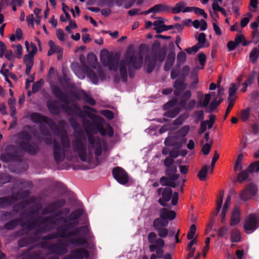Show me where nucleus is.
<instances>
[{
    "instance_id": "a878e982",
    "label": "nucleus",
    "mask_w": 259,
    "mask_h": 259,
    "mask_svg": "<svg viewBox=\"0 0 259 259\" xmlns=\"http://www.w3.org/2000/svg\"><path fill=\"white\" fill-rule=\"evenodd\" d=\"M177 167L176 165L166 167L165 174L171 180H177L179 179L180 175L177 174Z\"/></svg>"
},
{
    "instance_id": "412c9836",
    "label": "nucleus",
    "mask_w": 259,
    "mask_h": 259,
    "mask_svg": "<svg viewBox=\"0 0 259 259\" xmlns=\"http://www.w3.org/2000/svg\"><path fill=\"white\" fill-rule=\"evenodd\" d=\"M16 148L14 146H9L6 148V154H2L1 159L5 162L10 161L13 158L16 157Z\"/></svg>"
},
{
    "instance_id": "aec40b11",
    "label": "nucleus",
    "mask_w": 259,
    "mask_h": 259,
    "mask_svg": "<svg viewBox=\"0 0 259 259\" xmlns=\"http://www.w3.org/2000/svg\"><path fill=\"white\" fill-rule=\"evenodd\" d=\"M72 109V113L71 114H69L70 115L73 114L74 113V110H75V112L77 113L78 116L83 119H86L85 117V114H87L89 117L91 118L92 114L90 113V111H92L94 112H96V109L91 108L89 106L85 105L83 107V110L80 109L77 105H74L73 107H71Z\"/></svg>"
},
{
    "instance_id": "680f3d73",
    "label": "nucleus",
    "mask_w": 259,
    "mask_h": 259,
    "mask_svg": "<svg viewBox=\"0 0 259 259\" xmlns=\"http://www.w3.org/2000/svg\"><path fill=\"white\" fill-rule=\"evenodd\" d=\"M175 160L174 159L169 157H167L164 160L163 163L164 166L166 167H170L174 165H175L174 164Z\"/></svg>"
},
{
    "instance_id": "0e129e2a",
    "label": "nucleus",
    "mask_w": 259,
    "mask_h": 259,
    "mask_svg": "<svg viewBox=\"0 0 259 259\" xmlns=\"http://www.w3.org/2000/svg\"><path fill=\"white\" fill-rule=\"evenodd\" d=\"M215 115L212 114L210 116L209 120H204V121H205L206 126H207V125H208V128H211L212 127L215 121Z\"/></svg>"
},
{
    "instance_id": "5701e85b",
    "label": "nucleus",
    "mask_w": 259,
    "mask_h": 259,
    "mask_svg": "<svg viewBox=\"0 0 259 259\" xmlns=\"http://www.w3.org/2000/svg\"><path fill=\"white\" fill-rule=\"evenodd\" d=\"M58 101L52 100L47 102L46 105L50 113L54 115H57L60 113L61 110L58 105Z\"/></svg>"
},
{
    "instance_id": "f03ea898",
    "label": "nucleus",
    "mask_w": 259,
    "mask_h": 259,
    "mask_svg": "<svg viewBox=\"0 0 259 259\" xmlns=\"http://www.w3.org/2000/svg\"><path fill=\"white\" fill-rule=\"evenodd\" d=\"M82 122L89 144L82 131L74 132L72 141L67 132L64 131L60 135V142L55 141L54 143V157L57 163L62 162L65 158L71 160L73 153L77 154L82 161L91 163L95 158L98 160L102 153L103 143L92 134L94 123L87 119H83Z\"/></svg>"
},
{
    "instance_id": "49530a36",
    "label": "nucleus",
    "mask_w": 259,
    "mask_h": 259,
    "mask_svg": "<svg viewBox=\"0 0 259 259\" xmlns=\"http://www.w3.org/2000/svg\"><path fill=\"white\" fill-rule=\"evenodd\" d=\"M43 82V80L40 79L39 81L33 83L32 87V92L33 93L37 92L41 88Z\"/></svg>"
},
{
    "instance_id": "393cba45",
    "label": "nucleus",
    "mask_w": 259,
    "mask_h": 259,
    "mask_svg": "<svg viewBox=\"0 0 259 259\" xmlns=\"http://www.w3.org/2000/svg\"><path fill=\"white\" fill-rule=\"evenodd\" d=\"M160 217L165 220H173L176 216L175 212L173 210H168L165 208H162L159 210Z\"/></svg>"
},
{
    "instance_id": "473e14b6",
    "label": "nucleus",
    "mask_w": 259,
    "mask_h": 259,
    "mask_svg": "<svg viewBox=\"0 0 259 259\" xmlns=\"http://www.w3.org/2000/svg\"><path fill=\"white\" fill-rule=\"evenodd\" d=\"M50 50L48 52V56H50L55 53H57L59 50H60L61 47L56 45L53 40H50L48 42Z\"/></svg>"
},
{
    "instance_id": "7ed1b4c3",
    "label": "nucleus",
    "mask_w": 259,
    "mask_h": 259,
    "mask_svg": "<svg viewBox=\"0 0 259 259\" xmlns=\"http://www.w3.org/2000/svg\"><path fill=\"white\" fill-rule=\"evenodd\" d=\"M192 92L190 90H186L182 95L181 99L178 102L179 107H176L168 110L164 114V116L174 118L180 112L181 110L184 109L187 111L192 110L196 106V101L191 99Z\"/></svg>"
},
{
    "instance_id": "6ab92c4d",
    "label": "nucleus",
    "mask_w": 259,
    "mask_h": 259,
    "mask_svg": "<svg viewBox=\"0 0 259 259\" xmlns=\"http://www.w3.org/2000/svg\"><path fill=\"white\" fill-rule=\"evenodd\" d=\"M257 217L255 214H251L245 220L244 228L247 233H251L257 229Z\"/></svg>"
},
{
    "instance_id": "338daca9",
    "label": "nucleus",
    "mask_w": 259,
    "mask_h": 259,
    "mask_svg": "<svg viewBox=\"0 0 259 259\" xmlns=\"http://www.w3.org/2000/svg\"><path fill=\"white\" fill-rule=\"evenodd\" d=\"M176 140L175 137H168L165 139L164 144L166 146H172Z\"/></svg>"
},
{
    "instance_id": "e2e57ef3",
    "label": "nucleus",
    "mask_w": 259,
    "mask_h": 259,
    "mask_svg": "<svg viewBox=\"0 0 259 259\" xmlns=\"http://www.w3.org/2000/svg\"><path fill=\"white\" fill-rule=\"evenodd\" d=\"M198 42L197 44H199V46H204V44L206 41V35L204 33H200L197 38Z\"/></svg>"
},
{
    "instance_id": "052dcab7",
    "label": "nucleus",
    "mask_w": 259,
    "mask_h": 259,
    "mask_svg": "<svg viewBox=\"0 0 259 259\" xmlns=\"http://www.w3.org/2000/svg\"><path fill=\"white\" fill-rule=\"evenodd\" d=\"M211 99V95L210 94H207L205 95L204 100L203 102H201L200 106L206 107L208 106Z\"/></svg>"
},
{
    "instance_id": "4d7b16f0",
    "label": "nucleus",
    "mask_w": 259,
    "mask_h": 259,
    "mask_svg": "<svg viewBox=\"0 0 259 259\" xmlns=\"http://www.w3.org/2000/svg\"><path fill=\"white\" fill-rule=\"evenodd\" d=\"M12 212L5 211H4L0 217L2 221H7L11 219Z\"/></svg>"
},
{
    "instance_id": "e433bc0d",
    "label": "nucleus",
    "mask_w": 259,
    "mask_h": 259,
    "mask_svg": "<svg viewBox=\"0 0 259 259\" xmlns=\"http://www.w3.org/2000/svg\"><path fill=\"white\" fill-rule=\"evenodd\" d=\"M241 239V234L236 229L232 230L231 234V240L233 242H238Z\"/></svg>"
},
{
    "instance_id": "4be33fe9",
    "label": "nucleus",
    "mask_w": 259,
    "mask_h": 259,
    "mask_svg": "<svg viewBox=\"0 0 259 259\" xmlns=\"http://www.w3.org/2000/svg\"><path fill=\"white\" fill-rule=\"evenodd\" d=\"M39 130L40 132L41 135L47 136V137L45 138L44 139V141L45 143L48 145H50L52 143L54 144V141H55V140L53 142L52 137L51 136V132L49 128L46 126V125H40L39 126ZM63 132L60 133L59 135V137H60V135ZM58 142H60V139L59 138V141H58Z\"/></svg>"
},
{
    "instance_id": "864d4df0",
    "label": "nucleus",
    "mask_w": 259,
    "mask_h": 259,
    "mask_svg": "<svg viewBox=\"0 0 259 259\" xmlns=\"http://www.w3.org/2000/svg\"><path fill=\"white\" fill-rule=\"evenodd\" d=\"M190 68L189 66L185 65L184 66L181 72V75L180 78H184L185 79V78L188 76L189 72H190Z\"/></svg>"
},
{
    "instance_id": "58836bf2",
    "label": "nucleus",
    "mask_w": 259,
    "mask_h": 259,
    "mask_svg": "<svg viewBox=\"0 0 259 259\" xmlns=\"http://www.w3.org/2000/svg\"><path fill=\"white\" fill-rule=\"evenodd\" d=\"M87 62L91 67L95 68L97 62V57L96 55L93 53L89 54L87 56Z\"/></svg>"
},
{
    "instance_id": "c85d7f7f",
    "label": "nucleus",
    "mask_w": 259,
    "mask_h": 259,
    "mask_svg": "<svg viewBox=\"0 0 259 259\" xmlns=\"http://www.w3.org/2000/svg\"><path fill=\"white\" fill-rule=\"evenodd\" d=\"M239 222L240 212L238 209L236 208L232 212L230 224L231 226H233L238 224Z\"/></svg>"
},
{
    "instance_id": "2f4dec72",
    "label": "nucleus",
    "mask_w": 259,
    "mask_h": 259,
    "mask_svg": "<svg viewBox=\"0 0 259 259\" xmlns=\"http://www.w3.org/2000/svg\"><path fill=\"white\" fill-rule=\"evenodd\" d=\"M158 19L160 20L155 21L153 23V25L155 26L154 29L156 31V33H159L163 31V26L164 24V21L162 18L159 17Z\"/></svg>"
},
{
    "instance_id": "6e6d98bb",
    "label": "nucleus",
    "mask_w": 259,
    "mask_h": 259,
    "mask_svg": "<svg viewBox=\"0 0 259 259\" xmlns=\"http://www.w3.org/2000/svg\"><path fill=\"white\" fill-rule=\"evenodd\" d=\"M30 242V240L29 238L28 237H25L19 240L18 245L20 247H23L28 245Z\"/></svg>"
},
{
    "instance_id": "bb28decb",
    "label": "nucleus",
    "mask_w": 259,
    "mask_h": 259,
    "mask_svg": "<svg viewBox=\"0 0 259 259\" xmlns=\"http://www.w3.org/2000/svg\"><path fill=\"white\" fill-rule=\"evenodd\" d=\"M156 61L149 56H147L145 58V67H146L148 73H151L153 70Z\"/></svg>"
},
{
    "instance_id": "cd10ccee",
    "label": "nucleus",
    "mask_w": 259,
    "mask_h": 259,
    "mask_svg": "<svg viewBox=\"0 0 259 259\" xmlns=\"http://www.w3.org/2000/svg\"><path fill=\"white\" fill-rule=\"evenodd\" d=\"M175 60V54L174 52H171L168 55L166 59L164 69L165 71H168L170 70L173 65Z\"/></svg>"
},
{
    "instance_id": "4468645a",
    "label": "nucleus",
    "mask_w": 259,
    "mask_h": 259,
    "mask_svg": "<svg viewBox=\"0 0 259 259\" xmlns=\"http://www.w3.org/2000/svg\"><path fill=\"white\" fill-rule=\"evenodd\" d=\"M257 192V188L253 183L247 185L240 194V198L243 201H247L254 196Z\"/></svg>"
},
{
    "instance_id": "20e7f679",
    "label": "nucleus",
    "mask_w": 259,
    "mask_h": 259,
    "mask_svg": "<svg viewBox=\"0 0 259 259\" xmlns=\"http://www.w3.org/2000/svg\"><path fill=\"white\" fill-rule=\"evenodd\" d=\"M143 64L142 54L140 52L138 54H134L129 57H127L126 60H121L119 62V70L121 78L124 81L127 79V68L126 65H128V72L131 77H133L134 75L131 70V67L135 69H140L141 68Z\"/></svg>"
},
{
    "instance_id": "ddd939ff",
    "label": "nucleus",
    "mask_w": 259,
    "mask_h": 259,
    "mask_svg": "<svg viewBox=\"0 0 259 259\" xmlns=\"http://www.w3.org/2000/svg\"><path fill=\"white\" fill-rule=\"evenodd\" d=\"M166 54V47L161 48L160 43L159 41H154L152 46L151 55L156 61L163 62Z\"/></svg>"
},
{
    "instance_id": "4c0bfd02",
    "label": "nucleus",
    "mask_w": 259,
    "mask_h": 259,
    "mask_svg": "<svg viewBox=\"0 0 259 259\" xmlns=\"http://www.w3.org/2000/svg\"><path fill=\"white\" fill-rule=\"evenodd\" d=\"M177 66L180 67L183 64L186 60V54L184 52L181 51L177 55Z\"/></svg>"
},
{
    "instance_id": "b1692460",
    "label": "nucleus",
    "mask_w": 259,
    "mask_h": 259,
    "mask_svg": "<svg viewBox=\"0 0 259 259\" xmlns=\"http://www.w3.org/2000/svg\"><path fill=\"white\" fill-rule=\"evenodd\" d=\"M81 233H82L80 232L79 234V235L81 236L79 237H72L73 236L69 237V238H70L69 240L70 244L75 246H83L88 244L87 239L84 237L85 236H87L88 234L83 236L81 235ZM77 235H78V234ZM66 238L68 239V238Z\"/></svg>"
},
{
    "instance_id": "3c124183",
    "label": "nucleus",
    "mask_w": 259,
    "mask_h": 259,
    "mask_svg": "<svg viewBox=\"0 0 259 259\" xmlns=\"http://www.w3.org/2000/svg\"><path fill=\"white\" fill-rule=\"evenodd\" d=\"M192 77H194V79L190 84L189 88L191 90H194L196 88L197 84L198 82V79L197 77V74L194 71H193L192 73Z\"/></svg>"
},
{
    "instance_id": "a211bd4d",
    "label": "nucleus",
    "mask_w": 259,
    "mask_h": 259,
    "mask_svg": "<svg viewBox=\"0 0 259 259\" xmlns=\"http://www.w3.org/2000/svg\"><path fill=\"white\" fill-rule=\"evenodd\" d=\"M157 193L159 195L161 194L162 197L158 200V202L162 206H166V202H168L171 198L172 190L169 187L164 188H159L157 189Z\"/></svg>"
},
{
    "instance_id": "a18cd8bd",
    "label": "nucleus",
    "mask_w": 259,
    "mask_h": 259,
    "mask_svg": "<svg viewBox=\"0 0 259 259\" xmlns=\"http://www.w3.org/2000/svg\"><path fill=\"white\" fill-rule=\"evenodd\" d=\"M228 102H229V105L227 108L226 113L224 116V119H226L227 116L229 114L230 111L231 110L234 104V98H228Z\"/></svg>"
},
{
    "instance_id": "8fccbe9b",
    "label": "nucleus",
    "mask_w": 259,
    "mask_h": 259,
    "mask_svg": "<svg viewBox=\"0 0 259 259\" xmlns=\"http://www.w3.org/2000/svg\"><path fill=\"white\" fill-rule=\"evenodd\" d=\"M203 47H204V46H199V44H196L195 45L193 46L192 47L186 49V51H187V52L188 54H191L193 53H196L197 51H198V50H199L200 48H202Z\"/></svg>"
},
{
    "instance_id": "69168bd1",
    "label": "nucleus",
    "mask_w": 259,
    "mask_h": 259,
    "mask_svg": "<svg viewBox=\"0 0 259 259\" xmlns=\"http://www.w3.org/2000/svg\"><path fill=\"white\" fill-rule=\"evenodd\" d=\"M101 113L109 119H112L114 117L113 113L109 110H102Z\"/></svg>"
},
{
    "instance_id": "7c9ffc66",
    "label": "nucleus",
    "mask_w": 259,
    "mask_h": 259,
    "mask_svg": "<svg viewBox=\"0 0 259 259\" xmlns=\"http://www.w3.org/2000/svg\"><path fill=\"white\" fill-rule=\"evenodd\" d=\"M186 83H185V79L184 78H178L175 81L174 84V88L179 90L184 91L186 88Z\"/></svg>"
},
{
    "instance_id": "2eb2a0df",
    "label": "nucleus",
    "mask_w": 259,
    "mask_h": 259,
    "mask_svg": "<svg viewBox=\"0 0 259 259\" xmlns=\"http://www.w3.org/2000/svg\"><path fill=\"white\" fill-rule=\"evenodd\" d=\"M259 171V160L250 164L248 168L238 175L237 181L239 183L247 180L250 173Z\"/></svg>"
},
{
    "instance_id": "37998d69",
    "label": "nucleus",
    "mask_w": 259,
    "mask_h": 259,
    "mask_svg": "<svg viewBox=\"0 0 259 259\" xmlns=\"http://www.w3.org/2000/svg\"><path fill=\"white\" fill-rule=\"evenodd\" d=\"M255 75L256 72L255 71H252L251 73L248 76L247 78L246 79L245 81L242 84V85H245L246 86H248L249 85L251 84L255 79Z\"/></svg>"
},
{
    "instance_id": "72a5a7b5",
    "label": "nucleus",
    "mask_w": 259,
    "mask_h": 259,
    "mask_svg": "<svg viewBox=\"0 0 259 259\" xmlns=\"http://www.w3.org/2000/svg\"><path fill=\"white\" fill-rule=\"evenodd\" d=\"M82 99L89 104L94 106L96 104V101L90 95H88L84 91H82L80 93Z\"/></svg>"
},
{
    "instance_id": "de8ad7c7",
    "label": "nucleus",
    "mask_w": 259,
    "mask_h": 259,
    "mask_svg": "<svg viewBox=\"0 0 259 259\" xmlns=\"http://www.w3.org/2000/svg\"><path fill=\"white\" fill-rule=\"evenodd\" d=\"M223 196H224V192L222 191V194L220 195V198L218 199L217 201V207L216 208L215 215H217L219 212L220 211L221 208L222 207L223 201Z\"/></svg>"
},
{
    "instance_id": "774afa93",
    "label": "nucleus",
    "mask_w": 259,
    "mask_h": 259,
    "mask_svg": "<svg viewBox=\"0 0 259 259\" xmlns=\"http://www.w3.org/2000/svg\"><path fill=\"white\" fill-rule=\"evenodd\" d=\"M194 115L196 118V121L198 122L199 120H202L204 119V112L202 110L196 111L194 112Z\"/></svg>"
},
{
    "instance_id": "f704fd0d",
    "label": "nucleus",
    "mask_w": 259,
    "mask_h": 259,
    "mask_svg": "<svg viewBox=\"0 0 259 259\" xmlns=\"http://www.w3.org/2000/svg\"><path fill=\"white\" fill-rule=\"evenodd\" d=\"M208 169L209 166L208 165H204L199 171L197 176L200 181H204L206 180L207 174L208 172Z\"/></svg>"
},
{
    "instance_id": "0eeeda50",
    "label": "nucleus",
    "mask_w": 259,
    "mask_h": 259,
    "mask_svg": "<svg viewBox=\"0 0 259 259\" xmlns=\"http://www.w3.org/2000/svg\"><path fill=\"white\" fill-rule=\"evenodd\" d=\"M120 56L118 54H110L106 49L100 53V60L104 66H108L110 70L116 71L118 69Z\"/></svg>"
},
{
    "instance_id": "79ce46f5",
    "label": "nucleus",
    "mask_w": 259,
    "mask_h": 259,
    "mask_svg": "<svg viewBox=\"0 0 259 259\" xmlns=\"http://www.w3.org/2000/svg\"><path fill=\"white\" fill-rule=\"evenodd\" d=\"M24 63L26 66L33 65V56L26 54L24 56Z\"/></svg>"
},
{
    "instance_id": "5fc2aeb1",
    "label": "nucleus",
    "mask_w": 259,
    "mask_h": 259,
    "mask_svg": "<svg viewBox=\"0 0 259 259\" xmlns=\"http://www.w3.org/2000/svg\"><path fill=\"white\" fill-rule=\"evenodd\" d=\"M189 129V125H185L178 132V134L180 136L185 137L188 134Z\"/></svg>"
},
{
    "instance_id": "9b49d317",
    "label": "nucleus",
    "mask_w": 259,
    "mask_h": 259,
    "mask_svg": "<svg viewBox=\"0 0 259 259\" xmlns=\"http://www.w3.org/2000/svg\"><path fill=\"white\" fill-rule=\"evenodd\" d=\"M23 195L21 196L20 192L13 193L12 195L0 198V207L2 208H6L11 206L16 201L21 199L24 197H27L29 195V191L25 190L23 192Z\"/></svg>"
},
{
    "instance_id": "f8f14e48",
    "label": "nucleus",
    "mask_w": 259,
    "mask_h": 259,
    "mask_svg": "<svg viewBox=\"0 0 259 259\" xmlns=\"http://www.w3.org/2000/svg\"><path fill=\"white\" fill-rule=\"evenodd\" d=\"M168 224V221H165L160 218L155 219L153 222V227L157 231L159 238H164L167 237L168 230L166 228Z\"/></svg>"
},
{
    "instance_id": "09e8293b",
    "label": "nucleus",
    "mask_w": 259,
    "mask_h": 259,
    "mask_svg": "<svg viewBox=\"0 0 259 259\" xmlns=\"http://www.w3.org/2000/svg\"><path fill=\"white\" fill-rule=\"evenodd\" d=\"M237 91V88L234 83L231 84L229 90V97L228 98H233L232 97L235 96Z\"/></svg>"
},
{
    "instance_id": "c03bdc74",
    "label": "nucleus",
    "mask_w": 259,
    "mask_h": 259,
    "mask_svg": "<svg viewBox=\"0 0 259 259\" xmlns=\"http://www.w3.org/2000/svg\"><path fill=\"white\" fill-rule=\"evenodd\" d=\"M250 108L248 107L241 111L240 116L243 121H247L249 117Z\"/></svg>"
},
{
    "instance_id": "a19ab883",
    "label": "nucleus",
    "mask_w": 259,
    "mask_h": 259,
    "mask_svg": "<svg viewBox=\"0 0 259 259\" xmlns=\"http://www.w3.org/2000/svg\"><path fill=\"white\" fill-rule=\"evenodd\" d=\"M87 75L90 80L94 84H97L98 82V78L94 71L90 69L87 71Z\"/></svg>"
},
{
    "instance_id": "39448f33",
    "label": "nucleus",
    "mask_w": 259,
    "mask_h": 259,
    "mask_svg": "<svg viewBox=\"0 0 259 259\" xmlns=\"http://www.w3.org/2000/svg\"><path fill=\"white\" fill-rule=\"evenodd\" d=\"M149 245V250L151 252L156 251V253L151 255L150 259L161 258L164 255L163 249L165 245V241L163 239L158 238L157 235L154 232H150L147 236Z\"/></svg>"
},
{
    "instance_id": "423d86ee",
    "label": "nucleus",
    "mask_w": 259,
    "mask_h": 259,
    "mask_svg": "<svg viewBox=\"0 0 259 259\" xmlns=\"http://www.w3.org/2000/svg\"><path fill=\"white\" fill-rule=\"evenodd\" d=\"M18 137L21 141L19 142L20 147L25 152L30 155H35L39 150L38 146L36 144L29 142L31 139V134L27 131H22L18 134Z\"/></svg>"
},
{
    "instance_id": "f3484780",
    "label": "nucleus",
    "mask_w": 259,
    "mask_h": 259,
    "mask_svg": "<svg viewBox=\"0 0 259 259\" xmlns=\"http://www.w3.org/2000/svg\"><path fill=\"white\" fill-rule=\"evenodd\" d=\"M114 179L120 184L125 185L128 182L127 173L122 168L116 167L112 170Z\"/></svg>"
},
{
    "instance_id": "603ef678",
    "label": "nucleus",
    "mask_w": 259,
    "mask_h": 259,
    "mask_svg": "<svg viewBox=\"0 0 259 259\" xmlns=\"http://www.w3.org/2000/svg\"><path fill=\"white\" fill-rule=\"evenodd\" d=\"M177 99H174L172 100H170L163 105V109L165 110H167L170 108H172L177 104Z\"/></svg>"
},
{
    "instance_id": "13d9d810",
    "label": "nucleus",
    "mask_w": 259,
    "mask_h": 259,
    "mask_svg": "<svg viewBox=\"0 0 259 259\" xmlns=\"http://www.w3.org/2000/svg\"><path fill=\"white\" fill-rule=\"evenodd\" d=\"M196 227L194 224L191 226L190 231L187 234V238L191 240L193 238L194 235L196 232Z\"/></svg>"
},
{
    "instance_id": "6e6552de",
    "label": "nucleus",
    "mask_w": 259,
    "mask_h": 259,
    "mask_svg": "<svg viewBox=\"0 0 259 259\" xmlns=\"http://www.w3.org/2000/svg\"><path fill=\"white\" fill-rule=\"evenodd\" d=\"M51 91L52 94L63 103L61 106L62 110L68 114H71L72 109L71 106L69 105V101L67 95L63 92L60 87L56 85L51 86Z\"/></svg>"
},
{
    "instance_id": "9d476101",
    "label": "nucleus",
    "mask_w": 259,
    "mask_h": 259,
    "mask_svg": "<svg viewBox=\"0 0 259 259\" xmlns=\"http://www.w3.org/2000/svg\"><path fill=\"white\" fill-rule=\"evenodd\" d=\"M30 119L34 123H39L40 124L39 126L43 125L42 123H45L48 124L52 131L55 130H58L57 125L52 118L41 115L39 113L33 112L31 113L30 115Z\"/></svg>"
},
{
    "instance_id": "dca6fc26",
    "label": "nucleus",
    "mask_w": 259,
    "mask_h": 259,
    "mask_svg": "<svg viewBox=\"0 0 259 259\" xmlns=\"http://www.w3.org/2000/svg\"><path fill=\"white\" fill-rule=\"evenodd\" d=\"M89 252L86 249L78 248L73 249L63 259H87L89 257Z\"/></svg>"
},
{
    "instance_id": "bf43d9fd",
    "label": "nucleus",
    "mask_w": 259,
    "mask_h": 259,
    "mask_svg": "<svg viewBox=\"0 0 259 259\" xmlns=\"http://www.w3.org/2000/svg\"><path fill=\"white\" fill-rule=\"evenodd\" d=\"M212 143L211 142L209 143H206L205 144L202 148V151L204 155H208L209 152L212 146Z\"/></svg>"
},
{
    "instance_id": "ea45409f",
    "label": "nucleus",
    "mask_w": 259,
    "mask_h": 259,
    "mask_svg": "<svg viewBox=\"0 0 259 259\" xmlns=\"http://www.w3.org/2000/svg\"><path fill=\"white\" fill-rule=\"evenodd\" d=\"M154 7L156 13L168 11L171 9L170 7L168 6L162 4L155 5Z\"/></svg>"
},
{
    "instance_id": "c9c22d12",
    "label": "nucleus",
    "mask_w": 259,
    "mask_h": 259,
    "mask_svg": "<svg viewBox=\"0 0 259 259\" xmlns=\"http://www.w3.org/2000/svg\"><path fill=\"white\" fill-rule=\"evenodd\" d=\"M186 6V3L184 1H181L176 4L175 7L171 9L172 13L174 14H178L181 12H183L185 7Z\"/></svg>"
},
{
    "instance_id": "c756f323",
    "label": "nucleus",
    "mask_w": 259,
    "mask_h": 259,
    "mask_svg": "<svg viewBox=\"0 0 259 259\" xmlns=\"http://www.w3.org/2000/svg\"><path fill=\"white\" fill-rule=\"evenodd\" d=\"M20 221V218L15 219L7 222L4 225V228L7 230H11L17 227Z\"/></svg>"
},
{
    "instance_id": "f257e3e1",
    "label": "nucleus",
    "mask_w": 259,
    "mask_h": 259,
    "mask_svg": "<svg viewBox=\"0 0 259 259\" xmlns=\"http://www.w3.org/2000/svg\"><path fill=\"white\" fill-rule=\"evenodd\" d=\"M65 204L66 200L64 199H57L48 203L42 208L41 213L43 215H50L45 217H39L36 219L27 222V229L31 230L36 227H38L35 230V234L37 235L51 230L54 225H61L57 228L56 233L44 237L45 239L48 240L75 236L80 232L83 236L88 234L89 230L87 226L76 227L71 230L78 224V222L76 220L83 213L82 209H75L67 217L60 216L63 212L68 214L70 211L68 208L61 209Z\"/></svg>"
},
{
    "instance_id": "1a4fd4ad",
    "label": "nucleus",
    "mask_w": 259,
    "mask_h": 259,
    "mask_svg": "<svg viewBox=\"0 0 259 259\" xmlns=\"http://www.w3.org/2000/svg\"><path fill=\"white\" fill-rule=\"evenodd\" d=\"M42 247L43 248L48 249L50 253L54 254L62 255L68 252V245L62 239H59L56 242L51 244L44 243Z\"/></svg>"
}]
</instances>
